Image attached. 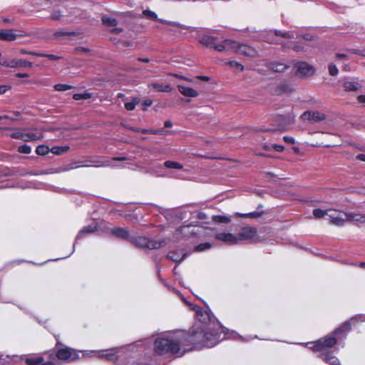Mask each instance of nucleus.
I'll return each instance as SVG.
<instances>
[{"mask_svg": "<svg viewBox=\"0 0 365 365\" xmlns=\"http://www.w3.org/2000/svg\"><path fill=\"white\" fill-rule=\"evenodd\" d=\"M73 88V87L72 86H70L68 84H62V83L56 84L54 86L55 90L58 91H66L70 90Z\"/></svg>", "mask_w": 365, "mask_h": 365, "instance_id": "47", "label": "nucleus"}, {"mask_svg": "<svg viewBox=\"0 0 365 365\" xmlns=\"http://www.w3.org/2000/svg\"><path fill=\"white\" fill-rule=\"evenodd\" d=\"M360 87V84L354 81H346L344 83V88L346 91H356Z\"/></svg>", "mask_w": 365, "mask_h": 365, "instance_id": "31", "label": "nucleus"}, {"mask_svg": "<svg viewBox=\"0 0 365 365\" xmlns=\"http://www.w3.org/2000/svg\"><path fill=\"white\" fill-rule=\"evenodd\" d=\"M359 102L361 103H365V95H360L358 96Z\"/></svg>", "mask_w": 365, "mask_h": 365, "instance_id": "63", "label": "nucleus"}, {"mask_svg": "<svg viewBox=\"0 0 365 365\" xmlns=\"http://www.w3.org/2000/svg\"><path fill=\"white\" fill-rule=\"evenodd\" d=\"M118 349L114 348L106 351H91L86 352V354H83V356H96L99 359H105L108 361H115L117 359V352Z\"/></svg>", "mask_w": 365, "mask_h": 365, "instance_id": "6", "label": "nucleus"}, {"mask_svg": "<svg viewBox=\"0 0 365 365\" xmlns=\"http://www.w3.org/2000/svg\"><path fill=\"white\" fill-rule=\"evenodd\" d=\"M202 232V227L193 225H184L178 229L175 232V237H192L199 235Z\"/></svg>", "mask_w": 365, "mask_h": 365, "instance_id": "5", "label": "nucleus"}, {"mask_svg": "<svg viewBox=\"0 0 365 365\" xmlns=\"http://www.w3.org/2000/svg\"><path fill=\"white\" fill-rule=\"evenodd\" d=\"M277 88L279 90L277 91L278 95L291 93L293 90L292 88L289 84H287L286 83H282L279 84L277 86Z\"/></svg>", "mask_w": 365, "mask_h": 365, "instance_id": "34", "label": "nucleus"}, {"mask_svg": "<svg viewBox=\"0 0 365 365\" xmlns=\"http://www.w3.org/2000/svg\"><path fill=\"white\" fill-rule=\"evenodd\" d=\"M11 138L14 139L24 140V133L20 131H16L10 134Z\"/></svg>", "mask_w": 365, "mask_h": 365, "instance_id": "52", "label": "nucleus"}, {"mask_svg": "<svg viewBox=\"0 0 365 365\" xmlns=\"http://www.w3.org/2000/svg\"><path fill=\"white\" fill-rule=\"evenodd\" d=\"M8 89L6 86L0 85V94L4 93Z\"/></svg>", "mask_w": 365, "mask_h": 365, "instance_id": "62", "label": "nucleus"}, {"mask_svg": "<svg viewBox=\"0 0 365 365\" xmlns=\"http://www.w3.org/2000/svg\"><path fill=\"white\" fill-rule=\"evenodd\" d=\"M88 165H83L81 162H73L67 165H65L62 168H59L56 169L53 171L51 172H42L41 174H48V173H62V172H67L73 169H76L78 168H82L83 166H87Z\"/></svg>", "mask_w": 365, "mask_h": 365, "instance_id": "17", "label": "nucleus"}, {"mask_svg": "<svg viewBox=\"0 0 365 365\" xmlns=\"http://www.w3.org/2000/svg\"><path fill=\"white\" fill-rule=\"evenodd\" d=\"M212 247V245L209 242L201 243L195 247V250L197 252L205 251L206 250L210 249Z\"/></svg>", "mask_w": 365, "mask_h": 365, "instance_id": "48", "label": "nucleus"}, {"mask_svg": "<svg viewBox=\"0 0 365 365\" xmlns=\"http://www.w3.org/2000/svg\"><path fill=\"white\" fill-rule=\"evenodd\" d=\"M226 64L230 66L231 67L235 68L239 71H242L244 70V66L241 63L235 61H230L227 62Z\"/></svg>", "mask_w": 365, "mask_h": 365, "instance_id": "46", "label": "nucleus"}, {"mask_svg": "<svg viewBox=\"0 0 365 365\" xmlns=\"http://www.w3.org/2000/svg\"><path fill=\"white\" fill-rule=\"evenodd\" d=\"M97 230L96 226L95 225H90L83 227L78 232L76 236V241L83 238L86 235L93 233Z\"/></svg>", "mask_w": 365, "mask_h": 365, "instance_id": "28", "label": "nucleus"}, {"mask_svg": "<svg viewBox=\"0 0 365 365\" xmlns=\"http://www.w3.org/2000/svg\"><path fill=\"white\" fill-rule=\"evenodd\" d=\"M62 17V14L60 11H55L52 13L51 18L53 20H60Z\"/></svg>", "mask_w": 365, "mask_h": 365, "instance_id": "55", "label": "nucleus"}, {"mask_svg": "<svg viewBox=\"0 0 365 365\" xmlns=\"http://www.w3.org/2000/svg\"><path fill=\"white\" fill-rule=\"evenodd\" d=\"M178 91L185 96L195 98L198 96V92L192 88L182 85L178 86Z\"/></svg>", "mask_w": 365, "mask_h": 365, "instance_id": "26", "label": "nucleus"}, {"mask_svg": "<svg viewBox=\"0 0 365 365\" xmlns=\"http://www.w3.org/2000/svg\"><path fill=\"white\" fill-rule=\"evenodd\" d=\"M68 146H63V147H53L51 149H50V151L55 154V155H61L65 152H66L68 150Z\"/></svg>", "mask_w": 365, "mask_h": 365, "instance_id": "42", "label": "nucleus"}, {"mask_svg": "<svg viewBox=\"0 0 365 365\" xmlns=\"http://www.w3.org/2000/svg\"><path fill=\"white\" fill-rule=\"evenodd\" d=\"M300 37H302L304 40L309 41H313L315 38L314 36H312L309 34H304L302 36H300Z\"/></svg>", "mask_w": 365, "mask_h": 365, "instance_id": "58", "label": "nucleus"}, {"mask_svg": "<svg viewBox=\"0 0 365 365\" xmlns=\"http://www.w3.org/2000/svg\"><path fill=\"white\" fill-rule=\"evenodd\" d=\"M26 34L21 31L20 34H16L14 33L13 29H0V40L5 41H14L17 37L26 36Z\"/></svg>", "mask_w": 365, "mask_h": 365, "instance_id": "11", "label": "nucleus"}, {"mask_svg": "<svg viewBox=\"0 0 365 365\" xmlns=\"http://www.w3.org/2000/svg\"><path fill=\"white\" fill-rule=\"evenodd\" d=\"M83 165H88L86 167H108L111 166L108 160H103L101 158H95L81 162Z\"/></svg>", "mask_w": 365, "mask_h": 365, "instance_id": "16", "label": "nucleus"}, {"mask_svg": "<svg viewBox=\"0 0 365 365\" xmlns=\"http://www.w3.org/2000/svg\"><path fill=\"white\" fill-rule=\"evenodd\" d=\"M304 120H309L312 123H318L325 119L324 113L319 111H305L301 116Z\"/></svg>", "mask_w": 365, "mask_h": 365, "instance_id": "12", "label": "nucleus"}, {"mask_svg": "<svg viewBox=\"0 0 365 365\" xmlns=\"http://www.w3.org/2000/svg\"><path fill=\"white\" fill-rule=\"evenodd\" d=\"M287 68V66L282 63H271L269 65V68L274 72H284Z\"/></svg>", "mask_w": 365, "mask_h": 365, "instance_id": "32", "label": "nucleus"}, {"mask_svg": "<svg viewBox=\"0 0 365 365\" xmlns=\"http://www.w3.org/2000/svg\"><path fill=\"white\" fill-rule=\"evenodd\" d=\"M71 14L74 17L73 19H71L69 21H74L78 17H82V16L83 15V12L77 9H73L71 12Z\"/></svg>", "mask_w": 365, "mask_h": 365, "instance_id": "50", "label": "nucleus"}, {"mask_svg": "<svg viewBox=\"0 0 365 365\" xmlns=\"http://www.w3.org/2000/svg\"><path fill=\"white\" fill-rule=\"evenodd\" d=\"M0 66L15 68L19 67H32L33 63L30 61H26L24 59H19V58H1L0 59Z\"/></svg>", "mask_w": 365, "mask_h": 365, "instance_id": "7", "label": "nucleus"}, {"mask_svg": "<svg viewBox=\"0 0 365 365\" xmlns=\"http://www.w3.org/2000/svg\"><path fill=\"white\" fill-rule=\"evenodd\" d=\"M226 43L229 48H231L232 51L234 52L247 56H255L257 55V51L253 48L247 45L240 44V43L230 39H227Z\"/></svg>", "mask_w": 365, "mask_h": 365, "instance_id": "4", "label": "nucleus"}, {"mask_svg": "<svg viewBox=\"0 0 365 365\" xmlns=\"http://www.w3.org/2000/svg\"><path fill=\"white\" fill-rule=\"evenodd\" d=\"M226 40L225 39L223 42V43H219V44H216L214 46V48L220 52H222V51H226V50H230L232 51V48H229V46H227V43H226Z\"/></svg>", "mask_w": 365, "mask_h": 365, "instance_id": "44", "label": "nucleus"}, {"mask_svg": "<svg viewBox=\"0 0 365 365\" xmlns=\"http://www.w3.org/2000/svg\"><path fill=\"white\" fill-rule=\"evenodd\" d=\"M25 362L27 365H56L52 361H45L42 356L26 358Z\"/></svg>", "mask_w": 365, "mask_h": 365, "instance_id": "21", "label": "nucleus"}, {"mask_svg": "<svg viewBox=\"0 0 365 365\" xmlns=\"http://www.w3.org/2000/svg\"><path fill=\"white\" fill-rule=\"evenodd\" d=\"M186 338L180 331L175 334H168L159 337L154 341V351L158 355L181 356L185 351H181V346L185 343Z\"/></svg>", "mask_w": 365, "mask_h": 365, "instance_id": "2", "label": "nucleus"}, {"mask_svg": "<svg viewBox=\"0 0 365 365\" xmlns=\"http://www.w3.org/2000/svg\"><path fill=\"white\" fill-rule=\"evenodd\" d=\"M91 98V94L89 93H75L73 96V98L76 101L89 99Z\"/></svg>", "mask_w": 365, "mask_h": 365, "instance_id": "45", "label": "nucleus"}, {"mask_svg": "<svg viewBox=\"0 0 365 365\" xmlns=\"http://www.w3.org/2000/svg\"><path fill=\"white\" fill-rule=\"evenodd\" d=\"M339 214L335 215L329 214L330 223L337 227H342L346 222H348L347 216L343 215V212L336 211Z\"/></svg>", "mask_w": 365, "mask_h": 365, "instance_id": "15", "label": "nucleus"}, {"mask_svg": "<svg viewBox=\"0 0 365 365\" xmlns=\"http://www.w3.org/2000/svg\"><path fill=\"white\" fill-rule=\"evenodd\" d=\"M186 254L183 250H173L168 254L167 257L173 262H180L183 260Z\"/></svg>", "mask_w": 365, "mask_h": 365, "instance_id": "25", "label": "nucleus"}, {"mask_svg": "<svg viewBox=\"0 0 365 365\" xmlns=\"http://www.w3.org/2000/svg\"><path fill=\"white\" fill-rule=\"evenodd\" d=\"M56 339L57 341L54 347V351L58 359L64 361H73L79 358L80 351L63 344L58 340V336H56Z\"/></svg>", "mask_w": 365, "mask_h": 365, "instance_id": "3", "label": "nucleus"}, {"mask_svg": "<svg viewBox=\"0 0 365 365\" xmlns=\"http://www.w3.org/2000/svg\"><path fill=\"white\" fill-rule=\"evenodd\" d=\"M283 140L287 143H289V144H294L295 140L294 139V138L291 137V136H287V135H285L283 137Z\"/></svg>", "mask_w": 365, "mask_h": 365, "instance_id": "59", "label": "nucleus"}, {"mask_svg": "<svg viewBox=\"0 0 365 365\" xmlns=\"http://www.w3.org/2000/svg\"><path fill=\"white\" fill-rule=\"evenodd\" d=\"M330 210H323L322 209H314L313 210V215L315 218H317V219H319V218H322L324 217L325 215H328L329 216V212Z\"/></svg>", "mask_w": 365, "mask_h": 365, "instance_id": "39", "label": "nucleus"}, {"mask_svg": "<svg viewBox=\"0 0 365 365\" xmlns=\"http://www.w3.org/2000/svg\"><path fill=\"white\" fill-rule=\"evenodd\" d=\"M354 319H351V320L346 321L344 323L342 324L341 327L335 329V331L333 332V335L335 336L337 339H341L344 338L347 333L351 330V321H353Z\"/></svg>", "mask_w": 365, "mask_h": 365, "instance_id": "14", "label": "nucleus"}, {"mask_svg": "<svg viewBox=\"0 0 365 365\" xmlns=\"http://www.w3.org/2000/svg\"><path fill=\"white\" fill-rule=\"evenodd\" d=\"M149 88L156 90L158 92H170L172 87L170 84L153 83L148 84Z\"/></svg>", "mask_w": 365, "mask_h": 365, "instance_id": "29", "label": "nucleus"}, {"mask_svg": "<svg viewBox=\"0 0 365 365\" xmlns=\"http://www.w3.org/2000/svg\"><path fill=\"white\" fill-rule=\"evenodd\" d=\"M293 46L290 47L296 52H302L304 51V47L297 44L296 42L292 43Z\"/></svg>", "mask_w": 365, "mask_h": 365, "instance_id": "54", "label": "nucleus"}, {"mask_svg": "<svg viewBox=\"0 0 365 365\" xmlns=\"http://www.w3.org/2000/svg\"><path fill=\"white\" fill-rule=\"evenodd\" d=\"M237 236L239 237V242L243 240L256 241L257 229L252 227H244L240 230Z\"/></svg>", "mask_w": 365, "mask_h": 365, "instance_id": "9", "label": "nucleus"}, {"mask_svg": "<svg viewBox=\"0 0 365 365\" xmlns=\"http://www.w3.org/2000/svg\"><path fill=\"white\" fill-rule=\"evenodd\" d=\"M215 238L225 244L230 245L239 243V237L232 233H218L215 235Z\"/></svg>", "mask_w": 365, "mask_h": 365, "instance_id": "13", "label": "nucleus"}, {"mask_svg": "<svg viewBox=\"0 0 365 365\" xmlns=\"http://www.w3.org/2000/svg\"><path fill=\"white\" fill-rule=\"evenodd\" d=\"M137 242L140 246H145L149 249H159L162 247L161 242L149 240L144 237L138 238Z\"/></svg>", "mask_w": 365, "mask_h": 365, "instance_id": "19", "label": "nucleus"}, {"mask_svg": "<svg viewBox=\"0 0 365 365\" xmlns=\"http://www.w3.org/2000/svg\"><path fill=\"white\" fill-rule=\"evenodd\" d=\"M343 215L347 216L348 222H354L356 225L365 224V214L349 212Z\"/></svg>", "mask_w": 365, "mask_h": 365, "instance_id": "18", "label": "nucleus"}, {"mask_svg": "<svg viewBox=\"0 0 365 365\" xmlns=\"http://www.w3.org/2000/svg\"><path fill=\"white\" fill-rule=\"evenodd\" d=\"M43 138V135L41 133L35 134L32 133H24V141H33L39 140Z\"/></svg>", "mask_w": 365, "mask_h": 365, "instance_id": "35", "label": "nucleus"}, {"mask_svg": "<svg viewBox=\"0 0 365 365\" xmlns=\"http://www.w3.org/2000/svg\"><path fill=\"white\" fill-rule=\"evenodd\" d=\"M296 67L297 71L303 76H310L314 72V68L306 62H299L297 63Z\"/></svg>", "mask_w": 365, "mask_h": 365, "instance_id": "20", "label": "nucleus"}, {"mask_svg": "<svg viewBox=\"0 0 365 365\" xmlns=\"http://www.w3.org/2000/svg\"><path fill=\"white\" fill-rule=\"evenodd\" d=\"M2 361V365H17L19 364L23 359L19 356H6L1 359Z\"/></svg>", "mask_w": 365, "mask_h": 365, "instance_id": "27", "label": "nucleus"}, {"mask_svg": "<svg viewBox=\"0 0 365 365\" xmlns=\"http://www.w3.org/2000/svg\"><path fill=\"white\" fill-rule=\"evenodd\" d=\"M102 22L104 25L107 26H115L118 24V21L114 18L108 17L103 16L102 17Z\"/></svg>", "mask_w": 365, "mask_h": 365, "instance_id": "38", "label": "nucleus"}, {"mask_svg": "<svg viewBox=\"0 0 365 365\" xmlns=\"http://www.w3.org/2000/svg\"><path fill=\"white\" fill-rule=\"evenodd\" d=\"M272 148L277 152H282L284 150V147L283 145L277 144L272 145Z\"/></svg>", "mask_w": 365, "mask_h": 365, "instance_id": "60", "label": "nucleus"}, {"mask_svg": "<svg viewBox=\"0 0 365 365\" xmlns=\"http://www.w3.org/2000/svg\"><path fill=\"white\" fill-rule=\"evenodd\" d=\"M274 33L277 36H282V37L287 38H294V33L291 32V31L282 32L281 31L275 29L274 31Z\"/></svg>", "mask_w": 365, "mask_h": 365, "instance_id": "41", "label": "nucleus"}, {"mask_svg": "<svg viewBox=\"0 0 365 365\" xmlns=\"http://www.w3.org/2000/svg\"><path fill=\"white\" fill-rule=\"evenodd\" d=\"M337 340V338L333 334L321 339L316 342L314 349L316 351H319L324 348H331L336 344Z\"/></svg>", "mask_w": 365, "mask_h": 365, "instance_id": "10", "label": "nucleus"}, {"mask_svg": "<svg viewBox=\"0 0 365 365\" xmlns=\"http://www.w3.org/2000/svg\"><path fill=\"white\" fill-rule=\"evenodd\" d=\"M50 151L49 148L45 145H40L36 147V153L38 155H45L48 154Z\"/></svg>", "mask_w": 365, "mask_h": 365, "instance_id": "40", "label": "nucleus"}, {"mask_svg": "<svg viewBox=\"0 0 365 365\" xmlns=\"http://www.w3.org/2000/svg\"><path fill=\"white\" fill-rule=\"evenodd\" d=\"M329 73L331 76H336L339 73L337 67L333 63L329 64Z\"/></svg>", "mask_w": 365, "mask_h": 365, "instance_id": "51", "label": "nucleus"}, {"mask_svg": "<svg viewBox=\"0 0 365 365\" xmlns=\"http://www.w3.org/2000/svg\"><path fill=\"white\" fill-rule=\"evenodd\" d=\"M216 41L217 38L210 34H203L200 36V43L206 47L213 48L215 45Z\"/></svg>", "mask_w": 365, "mask_h": 365, "instance_id": "24", "label": "nucleus"}, {"mask_svg": "<svg viewBox=\"0 0 365 365\" xmlns=\"http://www.w3.org/2000/svg\"><path fill=\"white\" fill-rule=\"evenodd\" d=\"M197 78L204 81H209L210 80V78L206 76H198Z\"/></svg>", "mask_w": 365, "mask_h": 365, "instance_id": "61", "label": "nucleus"}, {"mask_svg": "<svg viewBox=\"0 0 365 365\" xmlns=\"http://www.w3.org/2000/svg\"><path fill=\"white\" fill-rule=\"evenodd\" d=\"M142 15L148 19L158 21L163 24H165L168 26H174V27L178 28L180 29H186L185 26L182 25L180 23L174 22V21H168L166 20L158 19L156 13L153 11H150L149 9L144 10L142 13Z\"/></svg>", "mask_w": 365, "mask_h": 365, "instance_id": "8", "label": "nucleus"}, {"mask_svg": "<svg viewBox=\"0 0 365 365\" xmlns=\"http://www.w3.org/2000/svg\"><path fill=\"white\" fill-rule=\"evenodd\" d=\"M79 33L76 31H69V32H65L63 31H57L55 35L56 36H61L64 35H71V36H77Z\"/></svg>", "mask_w": 365, "mask_h": 365, "instance_id": "53", "label": "nucleus"}, {"mask_svg": "<svg viewBox=\"0 0 365 365\" xmlns=\"http://www.w3.org/2000/svg\"><path fill=\"white\" fill-rule=\"evenodd\" d=\"M213 221L218 223H229L230 222V219L226 216L223 215H215L212 217Z\"/></svg>", "mask_w": 365, "mask_h": 365, "instance_id": "43", "label": "nucleus"}, {"mask_svg": "<svg viewBox=\"0 0 365 365\" xmlns=\"http://www.w3.org/2000/svg\"><path fill=\"white\" fill-rule=\"evenodd\" d=\"M18 151L20 153L29 154L31 152V148L28 145H23L18 148Z\"/></svg>", "mask_w": 365, "mask_h": 365, "instance_id": "49", "label": "nucleus"}, {"mask_svg": "<svg viewBox=\"0 0 365 365\" xmlns=\"http://www.w3.org/2000/svg\"><path fill=\"white\" fill-rule=\"evenodd\" d=\"M140 102V99L139 98H133L130 102H127L125 103V108L127 110H133L135 108V106L138 105Z\"/></svg>", "mask_w": 365, "mask_h": 365, "instance_id": "36", "label": "nucleus"}, {"mask_svg": "<svg viewBox=\"0 0 365 365\" xmlns=\"http://www.w3.org/2000/svg\"><path fill=\"white\" fill-rule=\"evenodd\" d=\"M128 129L133 130L135 132L142 133H150V134H161L163 133L162 130H147L140 128H133V127H127Z\"/></svg>", "mask_w": 365, "mask_h": 365, "instance_id": "33", "label": "nucleus"}, {"mask_svg": "<svg viewBox=\"0 0 365 365\" xmlns=\"http://www.w3.org/2000/svg\"><path fill=\"white\" fill-rule=\"evenodd\" d=\"M186 338L183 346L193 344L196 348L212 347L220 341L224 339V331L221 326L217 322L209 325H200L192 327L190 334L180 331Z\"/></svg>", "mask_w": 365, "mask_h": 365, "instance_id": "1", "label": "nucleus"}, {"mask_svg": "<svg viewBox=\"0 0 365 365\" xmlns=\"http://www.w3.org/2000/svg\"><path fill=\"white\" fill-rule=\"evenodd\" d=\"M43 57H46L51 61H56V60H58L61 58V57L58 56L53 55V54H46V53H44V56H43Z\"/></svg>", "mask_w": 365, "mask_h": 365, "instance_id": "57", "label": "nucleus"}, {"mask_svg": "<svg viewBox=\"0 0 365 365\" xmlns=\"http://www.w3.org/2000/svg\"><path fill=\"white\" fill-rule=\"evenodd\" d=\"M196 317L199 322L202 323L201 325H209L210 323L215 322L212 320L210 314L207 312L198 309L196 311Z\"/></svg>", "mask_w": 365, "mask_h": 365, "instance_id": "22", "label": "nucleus"}, {"mask_svg": "<svg viewBox=\"0 0 365 365\" xmlns=\"http://www.w3.org/2000/svg\"><path fill=\"white\" fill-rule=\"evenodd\" d=\"M356 159L361 160V161H363V162H365V154H359L357 156H356Z\"/></svg>", "mask_w": 365, "mask_h": 365, "instance_id": "64", "label": "nucleus"}, {"mask_svg": "<svg viewBox=\"0 0 365 365\" xmlns=\"http://www.w3.org/2000/svg\"><path fill=\"white\" fill-rule=\"evenodd\" d=\"M164 165L170 169H178L181 170L183 168V165L178 162L167 160L164 163Z\"/></svg>", "mask_w": 365, "mask_h": 365, "instance_id": "37", "label": "nucleus"}, {"mask_svg": "<svg viewBox=\"0 0 365 365\" xmlns=\"http://www.w3.org/2000/svg\"><path fill=\"white\" fill-rule=\"evenodd\" d=\"M153 104V101L150 99H145L143 101V110H146L147 108Z\"/></svg>", "mask_w": 365, "mask_h": 365, "instance_id": "56", "label": "nucleus"}, {"mask_svg": "<svg viewBox=\"0 0 365 365\" xmlns=\"http://www.w3.org/2000/svg\"><path fill=\"white\" fill-rule=\"evenodd\" d=\"M111 233L116 237L127 240L129 237V232L127 229L115 227L111 230Z\"/></svg>", "mask_w": 365, "mask_h": 365, "instance_id": "30", "label": "nucleus"}, {"mask_svg": "<svg viewBox=\"0 0 365 365\" xmlns=\"http://www.w3.org/2000/svg\"><path fill=\"white\" fill-rule=\"evenodd\" d=\"M319 356L323 361L327 364H329L330 365H341L339 364V359L330 351H326L322 352L319 354Z\"/></svg>", "mask_w": 365, "mask_h": 365, "instance_id": "23", "label": "nucleus"}]
</instances>
